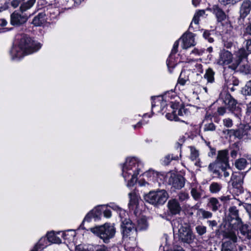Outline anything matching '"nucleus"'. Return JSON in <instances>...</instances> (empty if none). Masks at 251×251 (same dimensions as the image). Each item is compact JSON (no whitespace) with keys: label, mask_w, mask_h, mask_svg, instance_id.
Masks as SVG:
<instances>
[{"label":"nucleus","mask_w":251,"mask_h":251,"mask_svg":"<svg viewBox=\"0 0 251 251\" xmlns=\"http://www.w3.org/2000/svg\"><path fill=\"white\" fill-rule=\"evenodd\" d=\"M245 33L251 35V24H248L245 27Z\"/></svg>","instance_id":"nucleus-59"},{"label":"nucleus","mask_w":251,"mask_h":251,"mask_svg":"<svg viewBox=\"0 0 251 251\" xmlns=\"http://www.w3.org/2000/svg\"><path fill=\"white\" fill-rule=\"evenodd\" d=\"M247 164V160L244 158H240L237 160L235 163V166L236 167L240 170L244 169Z\"/></svg>","instance_id":"nucleus-39"},{"label":"nucleus","mask_w":251,"mask_h":251,"mask_svg":"<svg viewBox=\"0 0 251 251\" xmlns=\"http://www.w3.org/2000/svg\"><path fill=\"white\" fill-rule=\"evenodd\" d=\"M176 104H177V106L176 107L175 110L176 111V115L179 117V116H183L186 114L187 111L183 107H181L179 108V103H175Z\"/></svg>","instance_id":"nucleus-41"},{"label":"nucleus","mask_w":251,"mask_h":251,"mask_svg":"<svg viewBox=\"0 0 251 251\" xmlns=\"http://www.w3.org/2000/svg\"><path fill=\"white\" fill-rule=\"evenodd\" d=\"M243 178L244 176L240 173H236L233 174L231 177L233 187L240 189L243 183Z\"/></svg>","instance_id":"nucleus-21"},{"label":"nucleus","mask_w":251,"mask_h":251,"mask_svg":"<svg viewBox=\"0 0 251 251\" xmlns=\"http://www.w3.org/2000/svg\"><path fill=\"white\" fill-rule=\"evenodd\" d=\"M203 37L207 40L209 43H212L214 41L213 38L211 37V34L207 30H205L203 32Z\"/></svg>","instance_id":"nucleus-50"},{"label":"nucleus","mask_w":251,"mask_h":251,"mask_svg":"<svg viewBox=\"0 0 251 251\" xmlns=\"http://www.w3.org/2000/svg\"><path fill=\"white\" fill-rule=\"evenodd\" d=\"M122 175L128 187L133 186L137 182V176L143 171V164L136 157H127L122 166Z\"/></svg>","instance_id":"nucleus-2"},{"label":"nucleus","mask_w":251,"mask_h":251,"mask_svg":"<svg viewBox=\"0 0 251 251\" xmlns=\"http://www.w3.org/2000/svg\"><path fill=\"white\" fill-rule=\"evenodd\" d=\"M251 10V1L250 0H244L240 6L239 13L240 17L242 19L246 18Z\"/></svg>","instance_id":"nucleus-18"},{"label":"nucleus","mask_w":251,"mask_h":251,"mask_svg":"<svg viewBox=\"0 0 251 251\" xmlns=\"http://www.w3.org/2000/svg\"><path fill=\"white\" fill-rule=\"evenodd\" d=\"M173 226L174 231H178L179 240L187 244H190L193 242L194 236L188 225H182L180 224L178 221H176L174 222Z\"/></svg>","instance_id":"nucleus-6"},{"label":"nucleus","mask_w":251,"mask_h":251,"mask_svg":"<svg viewBox=\"0 0 251 251\" xmlns=\"http://www.w3.org/2000/svg\"><path fill=\"white\" fill-rule=\"evenodd\" d=\"M194 37L195 35L193 33L191 32L185 33L178 40L174 43L173 49L167 60V65L170 73L172 72L173 69L175 68L177 64V60H176L175 55L177 52L179 42H181V48L186 50L195 45Z\"/></svg>","instance_id":"nucleus-4"},{"label":"nucleus","mask_w":251,"mask_h":251,"mask_svg":"<svg viewBox=\"0 0 251 251\" xmlns=\"http://www.w3.org/2000/svg\"><path fill=\"white\" fill-rule=\"evenodd\" d=\"M190 150V159L194 162V165L199 168L205 167L207 163L202 161L199 158V151L196 148L191 146L189 147Z\"/></svg>","instance_id":"nucleus-16"},{"label":"nucleus","mask_w":251,"mask_h":251,"mask_svg":"<svg viewBox=\"0 0 251 251\" xmlns=\"http://www.w3.org/2000/svg\"><path fill=\"white\" fill-rule=\"evenodd\" d=\"M191 194L195 200H199L201 197V194L195 188H192L191 190Z\"/></svg>","instance_id":"nucleus-47"},{"label":"nucleus","mask_w":251,"mask_h":251,"mask_svg":"<svg viewBox=\"0 0 251 251\" xmlns=\"http://www.w3.org/2000/svg\"><path fill=\"white\" fill-rule=\"evenodd\" d=\"M212 10L219 22H221L225 20L226 15L225 12L218 5H213L212 8Z\"/></svg>","instance_id":"nucleus-24"},{"label":"nucleus","mask_w":251,"mask_h":251,"mask_svg":"<svg viewBox=\"0 0 251 251\" xmlns=\"http://www.w3.org/2000/svg\"><path fill=\"white\" fill-rule=\"evenodd\" d=\"M191 62L193 67L192 69L193 71L197 73V75L202 73L203 70L202 65L198 63L194 60H192Z\"/></svg>","instance_id":"nucleus-38"},{"label":"nucleus","mask_w":251,"mask_h":251,"mask_svg":"<svg viewBox=\"0 0 251 251\" xmlns=\"http://www.w3.org/2000/svg\"><path fill=\"white\" fill-rule=\"evenodd\" d=\"M223 123L225 126L229 128L233 126L232 120L230 118H226L223 120Z\"/></svg>","instance_id":"nucleus-52"},{"label":"nucleus","mask_w":251,"mask_h":251,"mask_svg":"<svg viewBox=\"0 0 251 251\" xmlns=\"http://www.w3.org/2000/svg\"><path fill=\"white\" fill-rule=\"evenodd\" d=\"M121 227L123 239L127 241L128 240L135 241L137 236V230L134 225L130 219H122Z\"/></svg>","instance_id":"nucleus-8"},{"label":"nucleus","mask_w":251,"mask_h":251,"mask_svg":"<svg viewBox=\"0 0 251 251\" xmlns=\"http://www.w3.org/2000/svg\"><path fill=\"white\" fill-rule=\"evenodd\" d=\"M205 14L204 10H199L195 14L193 20L190 24V25L189 26V29H191V28H197L196 27H193V24H195L196 25H198L199 23V20L201 16H202Z\"/></svg>","instance_id":"nucleus-27"},{"label":"nucleus","mask_w":251,"mask_h":251,"mask_svg":"<svg viewBox=\"0 0 251 251\" xmlns=\"http://www.w3.org/2000/svg\"><path fill=\"white\" fill-rule=\"evenodd\" d=\"M165 244L164 246L163 244H161L159 248V251H167L168 247H167V238L166 237L164 238Z\"/></svg>","instance_id":"nucleus-54"},{"label":"nucleus","mask_w":251,"mask_h":251,"mask_svg":"<svg viewBox=\"0 0 251 251\" xmlns=\"http://www.w3.org/2000/svg\"><path fill=\"white\" fill-rule=\"evenodd\" d=\"M222 188L221 183L213 182L209 185V191L213 194L219 193Z\"/></svg>","instance_id":"nucleus-35"},{"label":"nucleus","mask_w":251,"mask_h":251,"mask_svg":"<svg viewBox=\"0 0 251 251\" xmlns=\"http://www.w3.org/2000/svg\"><path fill=\"white\" fill-rule=\"evenodd\" d=\"M237 56L238 57V60H236L235 62H233L231 65H229L228 67V69H230L232 71L237 69L242 59L247 57L248 53L244 49L242 48L239 50L237 52Z\"/></svg>","instance_id":"nucleus-19"},{"label":"nucleus","mask_w":251,"mask_h":251,"mask_svg":"<svg viewBox=\"0 0 251 251\" xmlns=\"http://www.w3.org/2000/svg\"><path fill=\"white\" fill-rule=\"evenodd\" d=\"M226 112V109L224 107H220L217 109V112L219 115H224Z\"/></svg>","instance_id":"nucleus-56"},{"label":"nucleus","mask_w":251,"mask_h":251,"mask_svg":"<svg viewBox=\"0 0 251 251\" xmlns=\"http://www.w3.org/2000/svg\"><path fill=\"white\" fill-rule=\"evenodd\" d=\"M228 151L226 150L221 151L218 152L217 162L216 163H210L209 165V170L213 172V173L217 174L218 171L214 169L215 166L218 167H222L223 169H226L229 166L228 161Z\"/></svg>","instance_id":"nucleus-9"},{"label":"nucleus","mask_w":251,"mask_h":251,"mask_svg":"<svg viewBox=\"0 0 251 251\" xmlns=\"http://www.w3.org/2000/svg\"><path fill=\"white\" fill-rule=\"evenodd\" d=\"M178 158L177 156H174L173 154H169L165 157L164 162L165 164L168 165L171 160H177Z\"/></svg>","instance_id":"nucleus-48"},{"label":"nucleus","mask_w":251,"mask_h":251,"mask_svg":"<svg viewBox=\"0 0 251 251\" xmlns=\"http://www.w3.org/2000/svg\"><path fill=\"white\" fill-rule=\"evenodd\" d=\"M36 0H28L26 2L22 3L20 7V11L24 12L30 9L35 4Z\"/></svg>","instance_id":"nucleus-32"},{"label":"nucleus","mask_w":251,"mask_h":251,"mask_svg":"<svg viewBox=\"0 0 251 251\" xmlns=\"http://www.w3.org/2000/svg\"><path fill=\"white\" fill-rule=\"evenodd\" d=\"M219 199L223 203H225L228 201L230 200L229 196H223L219 198Z\"/></svg>","instance_id":"nucleus-58"},{"label":"nucleus","mask_w":251,"mask_h":251,"mask_svg":"<svg viewBox=\"0 0 251 251\" xmlns=\"http://www.w3.org/2000/svg\"><path fill=\"white\" fill-rule=\"evenodd\" d=\"M243 92L245 95H251V80L247 82L243 89Z\"/></svg>","instance_id":"nucleus-43"},{"label":"nucleus","mask_w":251,"mask_h":251,"mask_svg":"<svg viewBox=\"0 0 251 251\" xmlns=\"http://www.w3.org/2000/svg\"><path fill=\"white\" fill-rule=\"evenodd\" d=\"M48 242L46 237H42L31 251H41L48 245Z\"/></svg>","instance_id":"nucleus-26"},{"label":"nucleus","mask_w":251,"mask_h":251,"mask_svg":"<svg viewBox=\"0 0 251 251\" xmlns=\"http://www.w3.org/2000/svg\"><path fill=\"white\" fill-rule=\"evenodd\" d=\"M244 43L247 50L251 53V40H246Z\"/></svg>","instance_id":"nucleus-53"},{"label":"nucleus","mask_w":251,"mask_h":251,"mask_svg":"<svg viewBox=\"0 0 251 251\" xmlns=\"http://www.w3.org/2000/svg\"><path fill=\"white\" fill-rule=\"evenodd\" d=\"M239 229L242 235L248 238H251V227L243 225L242 221L240 225H235L231 229L225 231L223 237L225 240L222 243L221 251H234L237 242V231Z\"/></svg>","instance_id":"nucleus-3"},{"label":"nucleus","mask_w":251,"mask_h":251,"mask_svg":"<svg viewBox=\"0 0 251 251\" xmlns=\"http://www.w3.org/2000/svg\"><path fill=\"white\" fill-rule=\"evenodd\" d=\"M89 230L102 239L105 243H108L110 239L114 237L116 232L114 226L107 223L91 227Z\"/></svg>","instance_id":"nucleus-5"},{"label":"nucleus","mask_w":251,"mask_h":251,"mask_svg":"<svg viewBox=\"0 0 251 251\" xmlns=\"http://www.w3.org/2000/svg\"><path fill=\"white\" fill-rule=\"evenodd\" d=\"M48 241L52 243H60L61 241L60 239L57 237L53 232H49L47 234V237Z\"/></svg>","instance_id":"nucleus-36"},{"label":"nucleus","mask_w":251,"mask_h":251,"mask_svg":"<svg viewBox=\"0 0 251 251\" xmlns=\"http://www.w3.org/2000/svg\"><path fill=\"white\" fill-rule=\"evenodd\" d=\"M101 205H98L91 210L85 216L80 227L82 226L83 223L85 221L89 222L92 219H94L95 221H97L101 219L102 215V209H101Z\"/></svg>","instance_id":"nucleus-13"},{"label":"nucleus","mask_w":251,"mask_h":251,"mask_svg":"<svg viewBox=\"0 0 251 251\" xmlns=\"http://www.w3.org/2000/svg\"><path fill=\"white\" fill-rule=\"evenodd\" d=\"M75 236V233L73 230H68L62 233V236L65 240H71V237Z\"/></svg>","instance_id":"nucleus-42"},{"label":"nucleus","mask_w":251,"mask_h":251,"mask_svg":"<svg viewBox=\"0 0 251 251\" xmlns=\"http://www.w3.org/2000/svg\"><path fill=\"white\" fill-rule=\"evenodd\" d=\"M232 61L233 55L230 51L225 50H221L217 60L218 64L222 66L227 65L232 63Z\"/></svg>","instance_id":"nucleus-14"},{"label":"nucleus","mask_w":251,"mask_h":251,"mask_svg":"<svg viewBox=\"0 0 251 251\" xmlns=\"http://www.w3.org/2000/svg\"><path fill=\"white\" fill-rule=\"evenodd\" d=\"M169 197L167 191L164 189L151 191L144 196L145 200L155 206L163 204Z\"/></svg>","instance_id":"nucleus-7"},{"label":"nucleus","mask_w":251,"mask_h":251,"mask_svg":"<svg viewBox=\"0 0 251 251\" xmlns=\"http://www.w3.org/2000/svg\"><path fill=\"white\" fill-rule=\"evenodd\" d=\"M129 198V202L128 207L130 210L134 211L136 214V210L138 205V198L136 194L134 192H130L128 194Z\"/></svg>","instance_id":"nucleus-22"},{"label":"nucleus","mask_w":251,"mask_h":251,"mask_svg":"<svg viewBox=\"0 0 251 251\" xmlns=\"http://www.w3.org/2000/svg\"><path fill=\"white\" fill-rule=\"evenodd\" d=\"M178 196L179 200L181 201H186L189 198V194L187 193L184 192H180L178 194Z\"/></svg>","instance_id":"nucleus-49"},{"label":"nucleus","mask_w":251,"mask_h":251,"mask_svg":"<svg viewBox=\"0 0 251 251\" xmlns=\"http://www.w3.org/2000/svg\"><path fill=\"white\" fill-rule=\"evenodd\" d=\"M171 107L173 109V111L171 113H167L166 115V117L167 119L172 121L174 120L175 121H181L183 120L180 119L176 115V111L175 110L176 107H177V104L173 103V101L171 102Z\"/></svg>","instance_id":"nucleus-25"},{"label":"nucleus","mask_w":251,"mask_h":251,"mask_svg":"<svg viewBox=\"0 0 251 251\" xmlns=\"http://www.w3.org/2000/svg\"><path fill=\"white\" fill-rule=\"evenodd\" d=\"M168 182L175 189H180L184 186L185 181L183 176L180 175H176L173 173L168 174Z\"/></svg>","instance_id":"nucleus-11"},{"label":"nucleus","mask_w":251,"mask_h":251,"mask_svg":"<svg viewBox=\"0 0 251 251\" xmlns=\"http://www.w3.org/2000/svg\"><path fill=\"white\" fill-rule=\"evenodd\" d=\"M216 129V126L212 123L210 122L208 124H205L204 125L203 130L204 131H213Z\"/></svg>","instance_id":"nucleus-44"},{"label":"nucleus","mask_w":251,"mask_h":251,"mask_svg":"<svg viewBox=\"0 0 251 251\" xmlns=\"http://www.w3.org/2000/svg\"><path fill=\"white\" fill-rule=\"evenodd\" d=\"M228 68H225L224 70V76L225 81H226L228 86L233 85V86H237L239 84V80L234 76L230 75L229 77L226 75V72Z\"/></svg>","instance_id":"nucleus-28"},{"label":"nucleus","mask_w":251,"mask_h":251,"mask_svg":"<svg viewBox=\"0 0 251 251\" xmlns=\"http://www.w3.org/2000/svg\"><path fill=\"white\" fill-rule=\"evenodd\" d=\"M233 114L239 119H241L242 116L241 109L239 106L235 107V108L231 111Z\"/></svg>","instance_id":"nucleus-46"},{"label":"nucleus","mask_w":251,"mask_h":251,"mask_svg":"<svg viewBox=\"0 0 251 251\" xmlns=\"http://www.w3.org/2000/svg\"><path fill=\"white\" fill-rule=\"evenodd\" d=\"M111 208L113 209L114 210L116 211L119 214V216L120 218L123 219V215H125L126 212L125 210L119 207L118 205L114 204V203H111L108 205Z\"/></svg>","instance_id":"nucleus-40"},{"label":"nucleus","mask_w":251,"mask_h":251,"mask_svg":"<svg viewBox=\"0 0 251 251\" xmlns=\"http://www.w3.org/2000/svg\"><path fill=\"white\" fill-rule=\"evenodd\" d=\"M221 168L222 171L224 173V176L225 177H228L230 175V172H231V170L229 168V167L228 168H226V169H223L222 167H220Z\"/></svg>","instance_id":"nucleus-55"},{"label":"nucleus","mask_w":251,"mask_h":251,"mask_svg":"<svg viewBox=\"0 0 251 251\" xmlns=\"http://www.w3.org/2000/svg\"><path fill=\"white\" fill-rule=\"evenodd\" d=\"M20 2L19 0H13L11 2V5L13 7L16 8L20 4Z\"/></svg>","instance_id":"nucleus-62"},{"label":"nucleus","mask_w":251,"mask_h":251,"mask_svg":"<svg viewBox=\"0 0 251 251\" xmlns=\"http://www.w3.org/2000/svg\"><path fill=\"white\" fill-rule=\"evenodd\" d=\"M170 93L166 94L163 97L157 96L152 98L151 107L152 110L156 107H160V109H156L158 112L163 111V108L166 105L167 97H170Z\"/></svg>","instance_id":"nucleus-15"},{"label":"nucleus","mask_w":251,"mask_h":251,"mask_svg":"<svg viewBox=\"0 0 251 251\" xmlns=\"http://www.w3.org/2000/svg\"><path fill=\"white\" fill-rule=\"evenodd\" d=\"M17 40V43L14 44L10 50L11 59L13 60H19L25 55L36 52L42 46L39 42L26 34L18 36Z\"/></svg>","instance_id":"nucleus-1"},{"label":"nucleus","mask_w":251,"mask_h":251,"mask_svg":"<svg viewBox=\"0 0 251 251\" xmlns=\"http://www.w3.org/2000/svg\"><path fill=\"white\" fill-rule=\"evenodd\" d=\"M246 110H247L246 113L248 114L249 115L251 113V101L247 105V109Z\"/></svg>","instance_id":"nucleus-64"},{"label":"nucleus","mask_w":251,"mask_h":251,"mask_svg":"<svg viewBox=\"0 0 251 251\" xmlns=\"http://www.w3.org/2000/svg\"><path fill=\"white\" fill-rule=\"evenodd\" d=\"M207 223L208 224V226L211 228H213L217 225V223L215 220H208L207 221Z\"/></svg>","instance_id":"nucleus-60"},{"label":"nucleus","mask_w":251,"mask_h":251,"mask_svg":"<svg viewBox=\"0 0 251 251\" xmlns=\"http://www.w3.org/2000/svg\"><path fill=\"white\" fill-rule=\"evenodd\" d=\"M223 133L231 136L232 135H233L234 129H225L223 130Z\"/></svg>","instance_id":"nucleus-63"},{"label":"nucleus","mask_w":251,"mask_h":251,"mask_svg":"<svg viewBox=\"0 0 251 251\" xmlns=\"http://www.w3.org/2000/svg\"><path fill=\"white\" fill-rule=\"evenodd\" d=\"M228 214L226 217L227 223L231 227L236 224L240 225L241 219L238 215V210L235 206L230 207L228 209Z\"/></svg>","instance_id":"nucleus-12"},{"label":"nucleus","mask_w":251,"mask_h":251,"mask_svg":"<svg viewBox=\"0 0 251 251\" xmlns=\"http://www.w3.org/2000/svg\"><path fill=\"white\" fill-rule=\"evenodd\" d=\"M203 52L202 50H199L197 49H194L191 52L192 53L194 54L195 55H201Z\"/></svg>","instance_id":"nucleus-61"},{"label":"nucleus","mask_w":251,"mask_h":251,"mask_svg":"<svg viewBox=\"0 0 251 251\" xmlns=\"http://www.w3.org/2000/svg\"><path fill=\"white\" fill-rule=\"evenodd\" d=\"M207 205L213 211H216L220 207L221 204L217 198H211L208 200Z\"/></svg>","instance_id":"nucleus-29"},{"label":"nucleus","mask_w":251,"mask_h":251,"mask_svg":"<svg viewBox=\"0 0 251 251\" xmlns=\"http://www.w3.org/2000/svg\"><path fill=\"white\" fill-rule=\"evenodd\" d=\"M148 227V224L146 219L145 218H141L137 221V225L136 227V230H146Z\"/></svg>","instance_id":"nucleus-34"},{"label":"nucleus","mask_w":251,"mask_h":251,"mask_svg":"<svg viewBox=\"0 0 251 251\" xmlns=\"http://www.w3.org/2000/svg\"><path fill=\"white\" fill-rule=\"evenodd\" d=\"M26 16L22 15L18 12H14L10 16V24L14 26L20 25L27 21Z\"/></svg>","instance_id":"nucleus-17"},{"label":"nucleus","mask_w":251,"mask_h":251,"mask_svg":"<svg viewBox=\"0 0 251 251\" xmlns=\"http://www.w3.org/2000/svg\"><path fill=\"white\" fill-rule=\"evenodd\" d=\"M226 104L227 105V108L231 111L235 107H236V101L230 95L226 97L225 100Z\"/></svg>","instance_id":"nucleus-33"},{"label":"nucleus","mask_w":251,"mask_h":251,"mask_svg":"<svg viewBox=\"0 0 251 251\" xmlns=\"http://www.w3.org/2000/svg\"><path fill=\"white\" fill-rule=\"evenodd\" d=\"M48 20L46 13L40 12L34 17L32 24L36 26H39L48 22Z\"/></svg>","instance_id":"nucleus-23"},{"label":"nucleus","mask_w":251,"mask_h":251,"mask_svg":"<svg viewBox=\"0 0 251 251\" xmlns=\"http://www.w3.org/2000/svg\"><path fill=\"white\" fill-rule=\"evenodd\" d=\"M197 216L199 218L208 219L210 218L212 216V213L208 211H206L203 209H199L197 211Z\"/></svg>","instance_id":"nucleus-31"},{"label":"nucleus","mask_w":251,"mask_h":251,"mask_svg":"<svg viewBox=\"0 0 251 251\" xmlns=\"http://www.w3.org/2000/svg\"><path fill=\"white\" fill-rule=\"evenodd\" d=\"M144 178L138 181L140 186L149 187L153 186L157 181L158 173L152 170H149L143 174Z\"/></svg>","instance_id":"nucleus-10"},{"label":"nucleus","mask_w":251,"mask_h":251,"mask_svg":"<svg viewBox=\"0 0 251 251\" xmlns=\"http://www.w3.org/2000/svg\"><path fill=\"white\" fill-rule=\"evenodd\" d=\"M214 75L215 72L211 68H208L205 71L204 78L207 80V82L212 83L214 82Z\"/></svg>","instance_id":"nucleus-30"},{"label":"nucleus","mask_w":251,"mask_h":251,"mask_svg":"<svg viewBox=\"0 0 251 251\" xmlns=\"http://www.w3.org/2000/svg\"><path fill=\"white\" fill-rule=\"evenodd\" d=\"M56 12H55L54 11L52 12L50 11V20H52L54 19L55 18H56L57 16L58 15V10H56Z\"/></svg>","instance_id":"nucleus-57"},{"label":"nucleus","mask_w":251,"mask_h":251,"mask_svg":"<svg viewBox=\"0 0 251 251\" xmlns=\"http://www.w3.org/2000/svg\"><path fill=\"white\" fill-rule=\"evenodd\" d=\"M247 135V131L242 127H239L236 130L234 129L233 135L239 139H243Z\"/></svg>","instance_id":"nucleus-37"},{"label":"nucleus","mask_w":251,"mask_h":251,"mask_svg":"<svg viewBox=\"0 0 251 251\" xmlns=\"http://www.w3.org/2000/svg\"><path fill=\"white\" fill-rule=\"evenodd\" d=\"M196 230L199 235L201 236L206 233V227L202 225H199L196 227Z\"/></svg>","instance_id":"nucleus-45"},{"label":"nucleus","mask_w":251,"mask_h":251,"mask_svg":"<svg viewBox=\"0 0 251 251\" xmlns=\"http://www.w3.org/2000/svg\"><path fill=\"white\" fill-rule=\"evenodd\" d=\"M167 205L170 212L173 215L177 214L181 211L180 205L176 199L169 200Z\"/></svg>","instance_id":"nucleus-20"},{"label":"nucleus","mask_w":251,"mask_h":251,"mask_svg":"<svg viewBox=\"0 0 251 251\" xmlns=\"http://www.w3.org/2000/svg\"><path fill=\"white\" fill-rule=\"evenodd\" d=\"M102 209V213H103L104 217L109 218L111 217V212L109 209L106 208L105 205H101Z\"/></svg>","instance_id":"nucleus-51"}]
</instances>
